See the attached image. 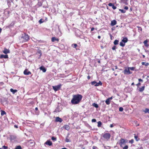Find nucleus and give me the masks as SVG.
Wrapping results in <instances>:
<instances>
[{
  "instance_id": "nucleus-1",
  "label": "nucleus",
  "mask_w": 149,
  "mask_h": 149,
  "mask_svg": "<svg viewBox=\"0 0 149 149\" xmlns=\"http://www.w3.org/2000/svg\"><path fill=\"white\" fill-rule=\"evenodd\" d=\"M82 97V96L79 94L73 95L72 98L71 100V103L73 104H78L81 101Z\"/></svg>"
},
{
  "instance_id": "nucleus-2",
  "label": "nucleus",
  "mask_w": 149,
  "mask_h": 149,
  "mask_svg": "<svg viewBox=\"0 0 149 149\" xmlns=\"http://www.w3.org/2000/svg\"><path fill=\"white\" fill-rule=\"evenodd\" d=\"M29 39V36L28 35L24 33L22 35V36L21 38V40L22 42H25L27 41Z\"/></svg>"
},
{
  "instance_id": "nucleus-3",
  "label": "nucleus",
  "mask_w": 149,
  "mask_h": 149,
  "mask_svg": "<svg viewBox=\"0 0 149 149\" xmlns=\"http://www.w3.org/2000/svg\"><path fill=\"white\" fill-rule=\"evenodd\" d=\"M127 142V140H125L124 139H121L120 141L119 144L121 147H123V145L125 144V143Z\"/></svg>"
},
{
  "instance_id": "nucleus-4",
  "label": "nucleus",
  "mask_w": 149,
  "mask_h": 149,
  "mask_svg": "<svg viewBox=\"0 0 149 149\" xmlns=\"http://www.w3.org/2000/svg\"><path fill=\"white\" fill-rule=\"evenodd\" d=\"M123 72L125 74H129L132 73V72L130 71V70L128 67L125 68Z\"/></svg>"
},
{
  "instance_id": "nucleus-5",
  "label": "nucleus",
  "mask_w": 149,
  "mask_h": 149,
  "mask_svg": "<svg viewBox=\"0 0 149 149\" xmlns=\"http://www.w3.org/2000/svg\"><path fill=\"white\" fill-rule=\"evenodd\" d=\"M111 135L109 133H105L103 135V137L107 140L109 139Z\"/></svg>"
},
{
  "instance_id": "nucleus-6",
  "label": "nucleus",
  "mask_w": 149,
  "mask_h": 149,
  "mask_svg": "<svg viewBox=\"0 0 149 149\" xmlns=\"http://www.w3.org/2000/svg\"><path fill=\"white\" fill-rule=\"evenodd\" d=\"M61 85H60L55 86H53L52 87L53 88L55 91H56L60 89L61 88Z\"/></svg>"
},
{
  "instance_id": "nucleus-7",
  "label": "nucleus",
  "mask_w": 149,
  "mask_h": 149,
  "mask_svg": "<svg viewBox=\"0 0 149 149\" xmlns=\"http://www.w3.org/2000/svg\"><path fill=\"white\" fill-rule=\"evenodd\" d=\"M24 74L25 75H29L31 74L30 72L28 71L27 69H26L24 72Z\"/></svg>"
},
{
  "instance_id": "nucleus-8",
  "label": "nucleus",
  "mask_w": 149,
  "mask_h": 149,
  "mask_svg": "<svg viewBox=\"0 0 149 149\" xmlns=\"http://www.w3.org/2000/svg\"><path fill=\"white\" fill-rule=\"evenodd\" d=\"M117 22L115 20H113L111 21V25L112 26H114L116 24Z\"/></svg>"
},
{
  "instance_id": "nucleus-9",
  "label": "nucleus",
  "mask_w": 149,
  "mask_h": 149,
  "mask_svg": "<svg viewBox=\"0 0 149 149\" xmlns=\"http://www.w3.org/2000/svg\"><path fill=\"white\" fill-rule=\"evenodd\" d=\"M108 6H111L113 9L115 10L116 8V7L114 6V5L111 3H109Z\"/></svg>"
},
{
  "instance_id": "nucleus-10",
  "label": "nucleus",
  "mask_w": 149,
  "mask_h": 149,
  "mask_svg": "<svg viewBox=\"0 0 149 149\" xmlns=\"http://www.w3.org/2000/svg\"><path fill=\"white\" fill-rule=\"evenodd\" d=\"M8 58V55H4L2 54V55H1L0 56V58Z\"/></svg>"
},
{
  "instance_id": "nucleus-11",
  "label": "nucleus",
  "mask_w": 149,
  "mask_h": 149,
  "mask_svg": "<svg viewBox=\"0 0 149 149\" xmlns=\"http://www.w3.org/2000/svg\"><path fill=\"white\" fill-rule=\"evenodd\" d=\"M56 121L57 122H61L62 121V119L59 117H56Z\"/></svg>"
},
{
  "instance_id": "nucleus-12",
  "label": "nucleus",
  "mask_w": 149,
  "mask_h": 149,
  "mask_svg": "<svg viewBox=\"0 0 149 149\" xmlns=\"http://www.w3.org/2000/svg\"><path fill=\"white\" fill-rule=\"evenodd\" d=\"M3 52L4 54H6L10 53L9 51L6 48H5L4 50L3 51Z\"/></svg>"
},
{
  "instance_id": "nucleus-13",
  "label": "nucleus",
  "mask_w": 149,
  "mask_h": 149,
  "mask_svg": "<svg viewBox=\"0 0 149 149\" xmlns=\"http://www.w3.org/2000/svg\"><path fill=\"white\" fill-rule=\"evenodd\" d=\"M45 144H46L47 145H49V146H51L52 144V142L51 141H47L45 143Z\"/></svg>"
},
{
  "instance_id": "nucleus-14",
  "label": "nucleus",
  "mask_w": 149,
  "mask_h": 149,
  "mask_svg": "<svg viewBox=\"0 0 149 149\" xmlns=\"http://www.w3.org/2000/svg\"><path fill=\"white\" fill-rule=\"evenodd\" d=\"M59 39L58 38H56L55 37H53L52 38V42H54L56 41H58Z\"/></svg>"
},
{
  "instance_id": "nucleus-15",
  "label": "nucleus",
  "mask_w": 149,
  "mask_h": 149,
  "mask_svg": "<svg viewBox=\"0 0 149 149\" xmlns=\"http://www.w3.org/2000/svg\"><path fill=\"white\" fill-rule=\"evenodd\" d=\"M148 42V41L147 40H145L143 42L145 46L146 47H148L149 46V45L147 43Z\"/></svg>"
},
{
  "instance_id": "nucleus-16",
  "label": "nucleus",
  "mask_w": 149,
  "mask_h": 149,
  "mask_svg": "<svg viewBox=\"0 0 149 149\" xmlns=\"http://www.w3.org/2000/svg\"><path fill=\"white\" fill-rule=\"evenodd\" d=\"M40 70H42L43 72H45L46 71V69L43 66L40 67Z\"/></svg>"
},
{
  "instance_id": "nucleus-17",
  "label": "nucleus",
  "mask_w": 149,
  "mask_h": 149,
  "mask_svg": "<svg viewBox=\"0 0 149 149\" xmlns=\"http://www.w3.org/2000/svg\"><path fill=\"white\" fill-rule=\"evenodd\" d=\"M123 42L125 43L127 42L128 41V39L127 38H124L122 40Z\"/></svg>"
},
{
  "instance_id": "nucleus-18",
  "label": "nucleus",
  "mask_w": 149,
  "mask_h": 149,
  "mask_svg": "<svg viewBox=\"0 0 149 149\" xmlns=\"http://www.w3.org/2000/svg\"><path fill=\"white\" fill-rule=\"evenodd\" d=\"M10 91L13 93V94H15L16 92L17 91V90H14L12 88H11L10 89Z\"/></svg>"
},
{
  "instance_id": "nucleus-19",
  "label": "nucleus",
  "mask_w": 149,
  "mask_h": 149,
  "mask_svg": "<svg viewBox=\"0 0 149 149\" xmlns=\"http://www.w3.org/2000/svg\"><path fill=\"white\" fill-rule=\"evenodd\" d=\"M120 45L121 46L123 47L125 46V43L123 42V41H121L120 42Z\"/></svg>"
},
{
  "instance_id": "nucleus-20",
  "label": "nucleus",
  "mask_w": 149,
  "mask_h": 149,
  "mask_svg": "<svg viewBox=\"0 0 149 149\" xmlns=\"http://www.w3.org/2000/svg\"><path fill=\"white\" fill-rule=\"evenodd\" d=\"M102 84V82L100 81L98 83H97V84H95V86H98L99 85H101Z\"/></svg>"
},
{
  "instance_id": "nucleus-21",
  "label": "nucleus",
  "mask_w": 149,
  "mask_h": 149,
  "mask_svg": "<svg viewBox=\"0 0 149 149\" xmlns=\"http://www.w3.org/2000/svg\"><path fill=\"white\" fill-rule=\"evenodd\" d=\"M145 86H143L141 88H140L139 89V91L140 92H142L144 89Z\"/></svg>"
},
{
  "instance_id": "nucleus-22",
  "label": "nucleus",
  "mask_w": 149,
  "mask_h": 149,
  "mask_svg": "<svg viewBox=\"0 0 149 149\" xmlns=\"http://www.w3.org/2000/svg\"><path fill=\"white\" fill-rule=\"evenodd\" d=\"M142 64L143 65H145L146 66H147L149 65V63H148L146 62H142Z\"/></svg>"
},
{
  "instance_id": "nucleus-23",
  "label": "nucleus",
  "mask_w": 149,
  "mask_h": 149,
  "mask_svg": "<svg viewBox=\"0 0 149 149\" xmlns=\"http://www.w3.org/2000/svg\"><path fill=\"white\" fill-rule=\"evenodd\" d=\"M106 104L107 105H109L110 104V100L107 99L105 101Z\"/></svg>"
},
{
  "instance_id": "nucleus-24",
  "label": "nucleus",
  "mask_w": 149,
  "mask_h": 149,
  "mask_svg": "<svg viewBox=\"0 0 149 149\" xmlns=\"http://www.w3.org/2000/svg\"><path fill=\"white\" fill-rule=\"evenodd\" d=\"M127 0H121V2L122 3L127 4Z\"/></svg>"
},
{
  "instance_id": "nucleus-25",
  "label": "nucleus",
  "mask_w": 149,
  "mask_h": 149,
  "mask_svg": "<svg viewBox=\"0 0 149 149\" xmlns=\"http://www.w3.org/2000/svg\"><path fill=\"white\" fill-rule=\"evenodd\" d=\"M64 127L67 130H68L70 128L69 126V125H65Z\"/></svg>"
},
{
  "instance_id": "nucleus-26",
  "label": "nucleus",
  "mask_w": 149,
  "mask_h": 149,
  "mask_svg": "<svg viewBox=\"0 0 149 149\" xmlns=\"http://www.w3.org/2000/svg\"><path fill=\"white\" fill-rule=\"evenodd\" d=\"M118 40H116L113 43L115 45H117L118 44Z\"/></svg>"
},
{
  "instance_id": "nucleus-27",
  "label": "nucleus",
  "mask_w": 149,
  "mask_h": 149,
  "mask_svg": "<svg viewBox=\"0 0 149 149\" xmlns=\"http://www.w3.org/2000/svg\"><path fill=\"white\" fill-rule=\"evenodd\" d=\"M93 105L94 107H95L96 108H97L98 107V104L95 103H94L93 104Z\"/></svg>"
},
{
  "instance_id": "nucleus-28",
  "label": "nucleus",
  "mask_w": 149,
  "mask_h": 149,
  "mask_svg": "<svg viewBox=\"0 0 149 149\" xmlns=\"http://www.w3.org/2000/svg\"><path fill=\"white\" fill-rule=\"evenodd\" d=\"M97 126L98 127H100L102 125V123L100 121H99L97 123Z\"/></svg>"
},
{
  "instance_id": "nucleus-29",
  "label": "nucleus",
  "mask_w": 149,
  "mask_h": 149,
  "mask_svg": "<svg viewBox=\"0 0 149 149\" xmlns=\"http://www.w3.org/2000/svg\"><path fill=\"white\" fill-rule=\"evenodd\" d=\"M97 84V82L95 81H93L91 82V84L93 85H94L95 86V84Z\"/></svg>"
},
{
  "instance_id": "nucleus-30",
  "label": "nucleus",
  "mask_w": 149,
  "mask_h": 149,
  "mask_svg": "<svg viewBox=\"0 0 149 149\" xmlns=\"http://www.w3.org/2000/svg\"><path fill=\"white\" fill-rule=\"evenodd\" d=\"M68 136H67L65 139V141L67 142H68L70 141L69 139H68Z\"/></svg>"
},
{
  "instance_id": "nucleus-31",
  "label": "nucleus",
  "mask_w": 149,
  "mask_h": 149,
  "mask_svg": "<svg viewBox=\"0 0 149 149\" xmlns=\"http://www.w3.org/2000/svg\"><path fill=\"white\" fill-rule=\"evenodd\" d=\"M6 113V112L3 110H1V116H3Z\"/></svg>"
},
{
  "instance_id": "nucleus-32",
  "label": "nucleus",
  "mask_w": 149,
  "mask_h": 149,
  "mask_svg": "<svg viewBox=\"0 0 149 149\" xmlns=\"http://www.w3.org/2000/svg\"><path fill=\"white\" fill-rule=\"evenodd\" d=\"M15 149H22V148L20 146H17Z\"/></svg>"
},
{
  "instance_id": "nucleus-33",
  "label": "nucleus",
  "mask_w": 149,
  "mask_h": 149,
  "mask_svg": "<svg viewBox=\"0 0 149 149\" xmlns=\"http://www.w3.org/2000/svg\"><path fill=\"white\" fill-rule=\"evenodd\" d=\"M144 112L145 113H149V109H146L144 111Z\"/></svg>"
},
{
  "instance_id": "nucleus-34",
  "label": "nucleus",
  "mask_w": 149,
  "mask_h": 149,
  "mask_svg": "<svg viewBox=\"0 0 149 149\" xmlns=\"http://www.w3.org/2000/svg\"><path fill=\"white\" fill-rule=\"evenodd\" d=\"M77 44H73L72 45V46L73 48H75L77 47Z\"/></svg>"
},
{
  "instance_id": "nucleus-35",
  "label": "nucleus",
  "mask_w": 149,
  "mask_h": 149,
  "mask_svg": "<svg viewBox=\"0 0 149 149\" xmlns=\"http://www.w3.org/2000/svg\"><path fill=\"white\" fill-rule=\"evenodd\" d=\"M119 10L122 13H124L126 12V11L124 10L120 9Z\"/></svg>"
},
{
  "instance_id": "nucleus-36",
  "label": "nucleus",
  "mask_w": 149,
  "mask_h": 149,
  "mask_svg": "<svg viewBox=\"0 0 149 149\" xmlns=\"http://www.w3.org/2000/svg\"><path fill=\"white\" fill-rule=\"evenodd\" d=\"M130 70H134L135 68L133 67H128Z\"/></svg>"
},
{
  "instance_id": "nucleus-37",
  "label": "nucleus",
  "mask_w": 149,
  "mask_h": 149,
  "mask_svg": "<svg viewBox=\"0 0 149 149\" xmlns=\"http://www.w3.org/2000/svg\"><path fill=\"white\" fill-rule=\"evenodd\" d=\"M128 147L127 145L125 146L124 147H123V149H127Z\"/></svg>"
},
{
  "instance_id": "nucleus-38",
  "label": "nucleus",
  "mask_w": 149,
  "mask_h": 149,
  "mask_svg": "<svg viewBox=\"0 0 149 149\" xmlns=\"http://www.w3.org/2000/svg\"><path fill=\"white\" fill-rule=\"evenodd\" d=\"M123 110V109L122 107H120L119 109V111H122Z\"/></svg>"
},
{
  "instance_id": "nucleus-39",
  "label": "nucleus",
  "mask_w": 149,
  "mask_h": 149,
  "mask_svg": "<svg viewBox=\"0 0 149 149\" xmlns=\"http://www.w3.org/2000/svg\"><path fill=\"white\" fill-rule=\"evenodd\" d=\"M38 5L39 6H41L42 5V3L41 2H38Z\"/></svg>"
},
{
  "instance_id": "nucleus-40",
  "label": "nucleus",
  "mask_w": 149,
  "mask_h": 149,
  "mask_svg": "<svg viewBox=\"0 0 149 149\" xmlns=\"http://www.w3.org/2000/svg\"><path fill=\"white\" fill-rule=\"evenodd\" d=\"M52 140L56 141V138H55L54 137H52Z\"/></svg>"
},
{
  "instance_id": "nucleus-41",
  "label": "nucleus",
  "mask_w": 149,
  "mask_h": 149,
  "mask_svg": "<svg viewBox=\"0 0 149 149\" xmlns=\"http://www.w3.org/2000/svg\"><path fill=\"white\" fill-rule=\"evenodd\" d=\"M134 142V140L133 139H132L130 140L129 141L130 143H132Z\"/></svg>"
},
{
  "instance_id": "nucleus-42",
  "label": "nucleus",
  "mask_w": 149,
  "mask_h": 149,
  "mask_svg": "<svg viewBox=\"0 0 149 149\" xmlns=\"http://www.w3.org/2000/svg\"><path fill=\"white\" fill-rule=\"evenodd\" d=\"M138 137L137 136H134V138L135 139V140H136V141H138V140L137 139V138H138Z\"/></svg>"
},
{
  "instance_id": "nucleus-43",
  "label": "nucleus",
  "mask_w": 149,
  "mask_h": 149,
  "mask_svg": "<svg viewBox=\"0 0 149 149\" xmlns=\"http://www.w3.org/2000/svg\"><path fill=\"white\" fill-rule=\"evenodd\" d=\"M138 30L139 31H141L142 30L141 28V27H138Z\"/></svg>"
},
{
  "instance_id": "nucleus-44",
  "label": "nucleus",
  "mask_w": 149,
  "mask_h": 149,
  "mask_svg": "<svg viewBox=\"0 0 149 149\" xmlns=\"http://www.w3.org/2000/svg\"><path fill=\"white\" fill-rule=\"evenodd\" d=\"M96 120L95 119H92V122L93 123L96 122Z\"/></svg>"
},
{
  "instance_id": "nucleus-45",
  "label": "nucleus",
  "mask_w": 149,
  "mask_h": 149,
  "mask_svg": "<svg viewBox=\"0 0 149 149\" xmlns=\"http://www.w3.org/2000/svg\"><path fill=\"white\" fill-rule=\"evenodd\" d=\"M4 149H7L8 147L7 146H3L2 147Z\"/></svg>"
},
{
  "instance_id": "nucleus-46",
  "label": "nucleus",
  "mask_w": 149,
  "mask_h": 149,
  "mask_svg": "<svg viewBox=\"0 0 149 149\" xmlns=\"http://www.w3.org/2000/svg\"><path fill=\"white\" fill-rule=\"evenodd\" d=\"M128 9V8L127 6H125L124 8V9L125 10H127Z\"/></svg>"
},
{
  "instance_id": "nucleus-47",
  "label": "nucleus",
  "mask_w": 149,
  "mask_h": 149,
  "mask_svg": "<svg viewBox=\"0 0 149 149\" xmlns=\"http://www.w3.org/2000/svg\"><path fill=\"white\" fill-rule=\"evenodd\" d=\"M116 47L115 46H114L113 47H112V49L113 50H115L116 49Z\"/></svg>"
},
{
  "instance_id": "nucleus-48",
  "label": "nucleus",
  "mask_w": 149,
  "mask_h": 149,
  "mask_svg": "<svg viewBox=\"0 0 149 149\" xmlns=\"http://www.w3.org/2000/svg\"><path fill=\"white\" fill-rule=\"evenodd\" d=\"M39 22L41 24L43 22L42 21V19H41L39 20Z\"/></svg>"
},
{
  "instance_id": "nucleus-49",
  "label": "nucleus",
  "mask_w": 149,
  "mask_h": 149,
  "mask_svg": "<svg viewBox=\"0 0 149 149\" xmlns=\"http://www.w3.org/2000/svg\"><path fill=\"white\" fill-rule=\"evenodd\" d=\"M93 149H97V147L94 146L93 147Z\"/></svg>"
},
{
  "instance_id": "nucleus-50",
  "label": "nucleus",
  "mask_w": 149,
  "mask_h": 149,
  "mask_svg": "<svg viewBox=\"0 0 149 149\" xmlns=\"http://www.w3.org/2000/svg\"><path fill=\"white\" fill-rule=\"evenodd\" d=\"M108 99L109 100L111 101L113 99V97H111L109 98Z\"/></svg>"
},
{
  "instance_id": "nucleus-51",
  "label": "nucleus",
  "mask_w": 149,
  "mask_h": 149,
  "mask_svg": "<svg viewBox=\"0 0 149 149\" xmlns=\"http://www.w3.org/2000/svg\"><path fill=\"white\" fill-rule=\"evenodd\" d=\"M139 82H141V81L143 82V80L141 79H139Z\"/></svg>"
},
{
  "instance_id": "nucleus-52",
  "label": "nucleus",
  "mask_w": 149,
  "mask_h": 149,
  "mask_svg": "<svg viewBox=\"0 0 149 149\" xmlns=\"http://www.w3.org/2000/svg\"><path fill=\"white\" fill-rule=\"evenodd\" d=\"M141 84V83L140 82H139L138 84H136V85L137 86H139V85H140Z\"/></svg>"
},
{
  "instance_id": "nucleus-53",
  "label": "nucleus",
  "mask_w": 149,
  "mask_h": 149,
  "mask_svg": "<svg viewBox=\"0 0 149 149\" xmlns=\"http://www.w3.org/2000/svg\"><path fill=\"white\" fill-rule=\"evenodd\" d=\"M113 126V125L112 124H111L110 125V127H112Z\"/></svg>"
},
{
  "instance_id": "nucleus-54",
  "label": "nucleus",
  "mask_w": 149,
  "mask_h": 149,
  "mask_svg": "<svg viewBox=\"0 0 149 149\" xmlns=\"http://www.w3.org/2000/svg\"><path fill=\"white\" fill-rule=\"evenodd\" d=\"M94 28H91V31H93V30H94Z\"/></svg>"
},
{
  "instance_id": "nucleus-55",
  "label": "nucleus",
  "mask_w": 149,
  "mask_h": 149,
  "mask_svg": "<svg viewBox=\"0 0 149 149\" xmlns=\"http://www.w3.org/2000/svg\"><path fill=\"white\" fill-rule=\"evenodd\" d=\"M87 77H88V79H90V77L89 76H88Z\"/></svg>"
},
{
  "instance_id": "nucleus-56",
  "label": "nucleus",
  "mask_w": 149,
  "mask_h": 149,
  "mask_svg": "<svg viewBox=\"0 0 149 149\" xmlns=\"http://www.w3.org/2000/svg\"><path fill=\"white\" fill-rule=\"evenodd\" d=\"M113 73L114 74L115 76L117 75V74H115V72H114Z\"/></svg>"
},
{
  "instance_id": "nucleus-57",
  "label": "nucleus",
  "mask_w": 149,
  "mask_h": 149,
  "mask_svg": "<svg viewBox=\"0 0 149 149\" xmlns=\"http://www.w3.org/2000/svg\"><path fill=\"white\" fill-rule=\"evenodd\" d=\"M38 108H37V107H36V108H35V110H38Z\"/></svg>"
},
{
  "instance_id": "nucleus-58",
  "label": "nucleus",
  "mask_w": 149,
  "mask_h": 149,
  "mask_svg": "<svg viewBox=\"0 0 149 149\" xmlns=\"http://www.w3.org/2000/svg\"><path fill=\"white\" fill-rule=\"evenodd\" d=\"M15 126V127H16V128H17V125H15V126Z\"/></svg>"
},
{
  "instance_id": "nucleus-59",
  "label": "nucleus",
  "mask_w": 149,
  "mask_h": 149,
  "mask_svg": "<svg viewBox=\"0 0 149 149\" xmlns=\"http://www.w3.org/2000/svg\"><path fill=\"white\" fill-rule=\"evenodd\" d=\"M134 82H133L132 83L131 85H134Z\"/></svg>"
},
{
  "instance_id": "nucleus-60",
  "label": "nucleus",
  "mask_w": 149,
  "mask_h": 149,
  "mask_svg": "<svg viewBox=\"0 0 149 149\" xmlns=\"http://www.w3.org/2000/svg\"><path fill=\"white\" fill-rule=\"evenodd\" d=\"M115 68H116L115 69H117L118 68L116 66H115Z\"/></svg>"
},
{
  "instance_id": "nucleus-61",
  "label": "nucleus",
  "mask_w": 149,
  "mask_h": 149,
  "mask_svg": "<svg viewBox=\"0 0 149 149\" xmlns=\"http://www.w3.org/2000/svg\"><path fill=\"white\" fill-rule=\"evenodd\" d=\"M98 38H100V36H98Z\"/></svg>"
},
{
  "instance_id": "nucleus-62",
  "label": "nucleus",
  "mask_w": 149,
  "mask_h": 149,
  "mask_svg": "<svg viewBox=\"0 0 149 149\" xmlns=\"http://www.w3.org/2000/svg\"><path fill=\"white\" fill-rule=\"evenodd\" d=\"M62 149H67V148H62Z\"/></svg>"
},
{
  "instance_id": "nucleus-63",
  "label": "nucleus",
  "mask_w": 149,
  "mask_h": 149,
  "mask_svg": "<svg viewBox=\"0 0 149 149\" xmlns=\"http://www.w3.org/2000/svg\"><path fill=\"white\" fill-rule=\"evenodd\" d=\"M112 70H113V71H114V69L113 68H112Z\"/></svg>"
},
{
  "instance_id": "nucleus-64",
  "label": "nucleus",
  "mask_w": 149,
  "mask_h": 149,
  "mask_svg": "<svg viewBox=\"0 0 149 149\" xmlns=\"http://www.w3.org/2000/svg\"><path fill=\"white\" fill-rule=\"evenodd\" d=\"M139 149H143V148L142 147H141Z\"/></svg>"
}]
</instances>
